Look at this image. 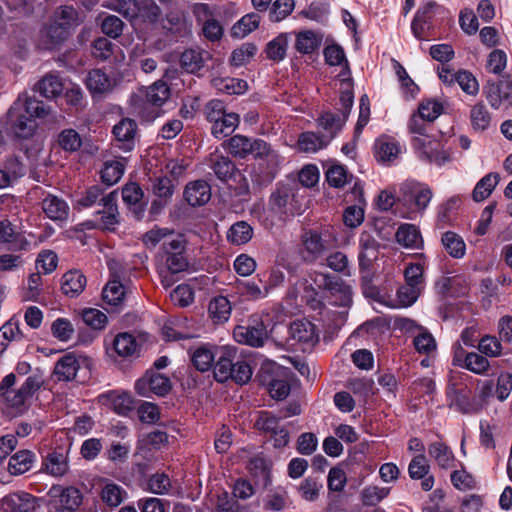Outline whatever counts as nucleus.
I'll return each instance as SVG.
<instances>
[{
	"instance_id": "obj_62",
	"label": "nucleus",
	"mask_w": 512,
	"mask_h": 512,
	"mask_svg": "<svg viewBox=\"0 0 512 512\" xmlns=\"http://www.w3.org/2000/svg\"><path fill=\"white\" fill-rule=\"evenodd\" d=\"M252 374L253 370L249 362L245 359H240L237 355L234 362L233 375H231L230 379L237 384L243 385L250 381Z\"/></svg>"
},
{
	"instance_id": "obj_6",
	"label": "nucleus",
	"mask_w": 512,
	"mask_h": 512,
	"mask_svg": "<svg viewBox=\"0 0 512 512\" xmlns=\"http://www.w3.org/2000/svg\"><path fill=\"white\" fill-rule=\"evenodd\" d=\"M184 249L182 237H172L163 243V251L167 255L166 269L172 274L183 272L188 267V261L183 255Z\"/></svg>"
},
{
	"instance_id": "obj_36",
	"label": "nucleus",
	"mask_w": 512,
	"mask_h": 512,
	"mask_svg": "<svg viewBox=\"0 0 512 512\" xmlns=\"http://www.w3.org/2000/svg\"><path fill=\"white\" fill-rule=\"evenodd\" d=\"M69 464L67 456L58 451L49 453L43 461V470L54 477H61L68 472Z\"/></svg>"
},
{
	"instance_id": "obj_16",
	"label": "nucleus",
	"mask_w": 512,
	"mask_h": 512,
	"mask_svg": "<svg viewBox=\"0 0 512 512\" xmlns=\"http://www.w3.org/2000/svg\"><path fill=\"white\" fill-rule=\"evenodd\" d=\"M117 199V191H112L101 198L104 211L98 213L101 214L100 225L104 229L112 230L118 224Z\"/></svg>"
},
{
	"instance_id": "obj_18",
	"label": "nucleus",
	"mask_w": 512,
	"mask_h": 512,
	"mask_svg": "<svg viewBox=\"0 0 512 512\" xmlns=\"http://www.w3.org/2000/svg\"><path fill=\"white\" fill-rule=\"evenodd\" d=\"M291 338L299 343L313 346L318 341V335L315 330L314 324L307 320H296L290 325Z\"/></svg>"
},
{
	"instance_id": "obj_9",
	"label": "nucleus",
	"mask_w": 512,
	"mask_h": 512,
	"mask_svg": "<svg viewBox=\"0 0 512 512\" xmlns=\"http://www.w3.org/2000/svg\"><path fill=\"white\" fill-rule=\"evenodd\" d=\"M484 92L489 104L495 109L512 105V83L509 81L489 83Z\"/></svg>"
},
{
	"instance_id": "obj_3",
	"label": "nucleus",
	"mask_w": 512,
	"mask_h": 512,
	"mask_svg": "<svg viewBox=\"0 0 512 512\" xmlns=\"http://www.w3.org/2000/svg\"><path fill=\"white\" fill-rule=\"evenodd\" d=\"M48 496L50 512H76L83 501L81 491L73 486L53 485Z\"/></svg>"
},
{
	"instance_id": "obj_61",
	"label": "nucleus",
	"mask_w": 512,
	"mask_h": 512,
	"mask_svg": "<svg viewBox=\"0 0 512 512\" xmlns=\"http://www.w3.org/2000/svg\"><path fill=\"white\" fill-rule=\"evenodd\" d=\"M20 111L26 116H29L31 119L42 118L48 114V110L44 103L40 100L34 98H21V106Z\"/></svg>"
},
{
	"instance_id": "obj_2",
	"label": "nucleus",
	"mask_w": 512,
	"mask_h": 512,
	"mask_svg": "<svg viewBox=\"0 0 512 512\" xmlns=\"http://www.w3.org/2000/svg\"><path fill=\"white\" fill-rule=\"evenodd\" d=\"M380 244L373 235L363 231L359 237L358 266L363 285H369L374 277V263L379 258Z\"/></svg>"
},
{
	"instance_id": "obj_51",
	"label": "nucleus",
	"mask_w": 512,
	"mask_h": 512,
	"mask_svg": "<svg viewBox=\"0 0 512 512\" xmlns=\"http://www.w3.org/2000/svg\"><path fill=\"white\" fill-rule=\"evenodd\" d=\"M260 19L261 18L257 13H250L243 16L233 25L231 29L232 35L237 38H244L258 28Z\"/></svg>"
},
{
	"instance_id": "obj_58",
	"label": "nucleus",
	"mask_w": 512,
	"mask_h": 512,
	"mask_svg": "<svg viewBox=\"0 0 512 512\" xmlns=\"http://www.w3.org/2000/svg\"><path fill=\"white\" fill-rule=\"evenodd\" d=\"M390 493V488L369 485L361 492V499L364 505L374 506L386 498Z\"/></svg>"
},
{
	"instance_id": "obj_42",
	"label": "nucleus",
	"mask_w": 512,
	"mask_h": 512,
	"mask_svg": "<svg viewBox=\"0 0 512 512\" xmlns=\"http://www.w3.org/2000/svg\"><path fill=\"white\" fill-rule=\"evenodd\" d=\"M35 90L45 98H54L63 91V83L59 76L48 74L35 85Z\"/></svg>"
},
{
	"instance_id": "obj_15",
	"label": "nucleus",
	"mask_w": 512,
	"mask_h": 512,
	"mask_svg": "<svg viewBox=\"0 0 512 512\" xmlns=\"http://www.w3.org/2000/svg\"><path fill=\"white\" fill-rule=\"evenodd\" d=\"M71 30L64 26L61 22L53 19L51 23L44 26L41 30V40L44 48L53 49L71 34Z\"/></svg>"
},
{
	"instance_id": "obj_48",
	"label": "nucleus",
	"mask_w": 512,
	"mask_h": 512,
	"mask_svg": "<svg viewBox=\"0 0 512 512\" xmlns=\"http://www.w3.org/2000/svg\"><path fill=\"white\" fill-rule=\"evenodd\" d=\"M124 164L120 160H111L104 163L100 172L101 181L107 186L116 184L124 174Z\"/></svg>"
},
{
	"instance_id": "obj_60",
	"label": "nucleus",
	"mask_w": 512,
	"mask_h": 512,
	"mask_svg": "<svg viewBox=\"0 0 512 512\" xmlns=\"http://www.w3.org/2000/svg\"><path fill=\"white\" fill-rule=\"evenodd\" d=\"M171 481L165 473L152 474L147 480V490L153 494L164 495L169 492Z\"/></svg>"
},
{
	"instance_id": "obj_1",
	"label": "nucleus",
	"mask_w": 512,
	"mask_h": 512,
	"mask_svg": "<svg viewBox=\"0 0 512 512\" xmlns=\"http://www.w3.org/2000/svg\"><path fill=\"white\" fill-rule=\"evenodd\" d=\"M401 193L403 206L406 208L401 212V216L409 220L422 216L433 198L431 187L417 181H407L402 184Z\"/></svg>"
},
{
	"instance_id": "obj_23",
	"label": "nucleus",
	"mask_w": 512,
	"mask_h": 512,
	"mask_svg": "<svg viewBox=\"0 0 512 512\" xmlns=\"http://www.w3.org/2000/svg\"><path fill=\"white\" fill-rule=\"evenodd\" d=\"M42 210L45 215L53 221H65L69 215V206L67 203L52 194H48L42 200Z\"/></svg>"
},
{
	"instance_id": "obj_30",
	"label": "nucleus",
	"mask_w": 512,
	"mask_h": 512,
	"mask_svg": "<svg viewBox=\"0 0 512 512\" xmlns=\"http://www.w3.org/2000/svg\"><path fill=\"white\" fill-rule=\"evenodd\" d=\"M86 86L92 95H102L112 89L113 81L101 69H94L88 73Z\"/></svg>"
},
{
	"instance_id": "obj_8",
	"label": "nucleus",
	"mask_w": 512,
	"mask_h": 512,
	"mask_svg": "<svg viewBox=\"0 0 512 512\" xmlns=\"http://www.w3.org/2000/svg\"><path fill=\"white\" fill-rule=\"evenodd\" d=\"M116 146L129 152L134 149L137 134V123L130 118H122L112 129Z\"/></svg>"
},
{
	"instance_id": "obj_39",
	"label": "nucleus",
	"mask_w": 512,
	"mask_h": 512,
	"mask_svg": "<svg viewBox=\"0 0 512 512\" xmlns=\"http://www.w3.org/2000/svg\"><path fill=\"white\" fill-rule=\"evenodd\" d=\"M254 235L253 227L246 221H237L227 231V240L233 245H244Z\"/></svg>"
},
{
	"instance_id": "obj_25",
	"label": "nucleus",
	"mask_w": 512,
	"mask_h": 512,
	"mask_svg": "<svg viewBox=\"0 0 512 512\" xmlns=\"http://www.w3.org/2000/svg\"><path fill=\"white\" fill-rule=\"evenodd\" d=\"M253 140L236 134L222 143L223 149L234 158L245 159L251 153Z\"/></svg>"
},
{
	"instance_id": "obj_19",
	"label": "nucleus",
	"mask_w": 512,
	"mask_h": 512,
	"mask_svg": "<svg viewBox=\"0 0 512 512\" xmlns=\"http://www.w3.org/2000/svg\"><path fill=\"white\" fill-rule=\"evenodd\" d=\"M99 401L119 415H126L132 409V400L128 393L109 391L99 395Z\"/></svg>"
},
{
	"instance_id": "obj_27",
	"label": "nucleus",
	"mask_w": 512,
	"mask_h": 512,
	"mask_svg": "<svg viewBox=\"0 0 512 512\" xmlns=\"http://www.w3.org/2000/svg\"><path fill=\"white\" fill-rule=\"evenodd\" d=\"M441 244L453 259H462L466 254V243L462 236L454 231H446L441 235Z\"/></svg>"
},
{
	"instance_id": "obj_52",
	"label": "nucleus",
	"mask_w": 512,
	"mask_h": 512,
	"mask_svg": "<svg viewBox=\"0 0 512 512\" xmlns=\"http://www.w3.org/2000/svg\"><path fill=\"white\" fill-rule=\"evenodd\" d=\"M101 500L109 507L119 506L126 497L125 490L114 483H106L100 493Z\"/></svg>"
},
{
	"instance_id": "obj_47",
	"label": "nucleus",
	"mask_w": 512,
	"mask_h": 512,
	"mask_svg": "<svg viewBox=\"0 0 512 512\" xmlns=\"http://www.w3.org/2000/svg\"><path fill=\"white\" fill-rule=\"evenodd\" d=\"M212 85L220 92L227 93L229 95L233 94H243L247 88V82L238 78L231 77H217L212 79Z\"/></svg>"
},
{
	"instance_id": "obj_35",
	"label": "nucleus",
	"mask_w": 512,
	"mask_h": 512,
	"mask_svg": "<svg viewBox=\"0 0 512 512\" xmlns=\"http://www.w3.org/2000/svg\"><path fill=\"white\" fill-rule=\"evenodd\" d=\"M86 286V277L77 270H70L62 276L61 290L70 297L78 296Z\"/></svg>"
},
{
	"instance_id": "obj_40",
	"label": "nucleus",
	"mask_w": 512,
	"mask_h": 512,
	"mask_svg": "<svg viewBox=\"0 0 512 512\" xmlns=\"http://www.w3.org/2000/svg\"><path fill=\"white\" fill-rule=\"evenodd\" d=\"M399 153V145L394 140L380 138L375 142V156L380 162L390 163L397 158Z\"/></svg>"
},
{
	"instance_id": "obj_26",
	"label": "nucleus",
	"mask_w": 512,
	"mask_h": 512,
	"mask_svg": "<svg viewBox=\"0 0 512 512\" xmlns=\"http://www.w3.org/2000/svg\"><path fill=\"white\" fill-rule=\"evenodd\" d=\"M325 251L324 243L317 233H306L303 237L302 258L305 262L316 261Z\"/></svg>"
},
{
	"instance_id": "obj_45",
	"label": "nucleus",
	"mask_w": 512,
	"mask_h": 512,
	"mask_svg": "<svg viewBox=\"0 0 512 512\" xmlns=\"http://www.w3.org/2000/svg\"><path fill=\"white\" fill-rule=\"evenodd\" d=\"M499 180L500 176L498 173H488L485 175L477 182L472 194L473 199L477 202L487 199L499 183Z\"/></svg>"
},
{
	"instance_id": "obj_49",
	"label": "nucleus",
	"mask_w": 512,
	"mask_h": 512,
	"mask_svg": "<svg viewBox=\"0 0 512 512\" xmlns=\"http://www.w3.org/2000/svg\"><path fill=\"white\" fill-rule=\"evenodd\" d=\"M323 490V483L320 479L307 477L301 481L298 492L302 499L308 502H315L319 499Z\"/></svg>"
},
{
	"instance_id": "obj_33",
	"label": "nucleus",
	"mask_w": 512,
	"mask_h": 512,
	"mask_svg": "<svg viewBox=\"0 0 512 512\" xmlns=\"http://www.w3.org/2000/svg\"><path fill=\"white\" fill-rule=\"evenodd\" d=\"M216 355L212 346L203 344L193 350L191 353V361L198 371L206 372L213 367Z\"/></svg>"
},
{
	"instance_id": "obj_20",
	"label": "nucleus",
	"mask_w": 512,
	"mask_h": 512,
	"mask_svg": "<svg viewBox=\"0 0 512 512\" xmlns=\"http://www.w3.org/2000/svg\"><path fill=\"white\" fill-rule=\"evenodd\" d=\"M293 193L288 187H278L270 196L269 209L277 215L293 213Z\"/></svg>"
},
{
	"instance_id": "obj_12",
	"label": "nucleus",
	"mask_w": 512,
	"mask_h": 512,
	"mask_svg": "<svg viewBox=\"0 0 512 512\" xmlns=\"http://www.w3.org/2000/svg\"><path fill=\"white\" fill-rule=\"evenodd\" d=\"M0 509L3 512H33L35 498L26 492L11 493L1 499Z\"/></svg>"
},
{
	"instance_id": "obj_57",
	"label": "nucleus",
	"mask_w": 512,
	"mask_h": 512,
	"mask_svg": "<svg viewBox=\"0 0 512 512\" xmlns=\"http://www.w3.org/2000/svg\"><path fill=\"white\" fill-rule=\"evenodd\" d=\"M172 237H180L175 235L173 230L168 228L155 227L143 235L142 241L147 247H155L157 244L170 240Z\"/></svg>"
},
{
	"instance_id": "obj_14",
	"label": "nucleus",
	"mask_w": 512,
	"mask_h": 512,
	"mask_svg": "<svg viewBox=\"0 0 512 512\" xmlns=\"http://www.w3.org/2000/svg\"><path fill=\"white\" fill-rule=\"evenodd\" d=\"M237 357V350L234 347H222L218 360L214 362V378L217 382L223 383L233 375L234 362Z\"/></svg>"
},
{
	"instance_id": "obj_31",
	"label": "nucleus",
	"mask_w": 512,
	"mask_h": 512,
	"mask_svg": "<svg viewBox=\"0 0 512 512\" xmlns=\"http://www.w3.org/2000/svg\"><path fill=\"white\" fill-rule=\"evenodd\" d=\"M428 453L442 469L454 467L455 457L452 450L441 441H435L429 444Z\"/></svg>"
},
{
	"instance_id": "obj_29",
	"label": "nucleus",
	"mask_w": 512,
	"mask_h": 512,
	"mask_svg": "<svg viewBox=\"0 0 512 512\" xmlns=\"http://www.w3.org/2000/svg\"><path fill=\"white\" fill-rule=\"evenodd\" d=\"M79 361L72 353L61 357L54 368V374L59 381H71L76 377Z\"/></svg>"
},
{
	"instance_id": "obj_50",
	"label": "nucleus",
	"mask_w": 512,
	"mask_h": 512,
	"mask_svg": "<svg viewBox=\"0 0 512 512\" xmlns=\"http://www.w3.org/2000/svg\"><path fill=\"white\" fill-rule=\"evenodd\" d=\"M231 304L224 296L213 298L208 307L209 314L214 322H225L231 314Z\"/></svg>"
},
{
	"instance_id": "obj_13",
	"label": "nucleus",
	"mask_w": 512,
	"mask_h": 512,
	"mask_svg": "<svg viewBox=\"0 0 512 512\" xmlns=\"http://www.w3.org/2000/svg\"><path fill=\"white\" fill-rule=\"evenodd\" d=\"M234 339L241 344L252 347H261L267 337L266 329L262 323L256 326H237L233 331Z\"/></svg>"
},
{
	"instance_id": "obj_34",
	"label": "nucleus",
	"mask_w": 512,
	"mask_h": 512,
	"mask_svg": "<svg viewBox=\"0 0 512 512\" xmlns=\"http://www.w3.org/2000/svg\"><path fill=\"white\" fill-rule=\"evenodd\" d=\"M396 240L406 248L417 249L423 245L421 233L414 224L400 225L396 232Z\"/></svg>"
},
{
	"instance_id": "obj_43",
	"label": "nucleus",
	"mask_w": 512,
	"mask_h": 512,
	"mask_svg": "<svg viewBox=\"0 0 512 512\" xmlns=\"http://www.w3.org/2000/svg\"><path fill=\"white\" fill-rule=\"evenodd\" d=\"M470 121L473 130L483 132L489 129L492 115L483 103H477L470 110Z\"/></svg>"
},
{
	"instance_id": "obj_28",
	"label": "nucleus",
	"mask_w": 512,
	"mask_h": 512,
	"mask_svg": "<svg viewBox=\"0 0 512 512\" xmlns=\"http://www.w3.org/2000/svg\"><path fill=\"white\" fill-rule=\"evenodd\" d=\"M322 41L321 33L304 30L296 35L295 48L301 54H311L320 48Z\"/></svg>"
},
{
	"instance_id": "obj_37",
	"label": "nucleus",
	"mask_w": 512,
	"mask_h": 512,
	"mask_svg": "<svg viewBox=\"0 0 512 512\" xmlns=\"http://www.w3.org/2000/svg\"><path fill=\"white\" fill-rule=\"evenodd\" d=\"M113 348L119 357L128 358L138 353L139 344L131 333L123 332L115 336Z\"/></svg>"
},
{
	"instance_id": "obj_55",
	"label": "nucleus",
	"mask_w": 512,
	"mask_h": 512,
	"mask_svg": "<svg viewBox=\"0 0 512 512\" xmlns=\"http://www.w3.org/2000/svg\"><path fill=\"white\" fill-rule=\"evenodd\" d=\"M464 280L460 276H443L436 282L437 291L443 296L456 297L463 291H458L457 288L461 287Z\"/></svg>"
},
{
	"instance_id": "obj_11",
	"label": "nucleus",
	"mask_w": 512,
	"mask_h": 512,
	"mask_svg": "<svg viewBox=\"0 0 512 512\" xmlns=\"http://www.w3.org/2000/svg\"><path fill=\"white\" fill-rule=\"evenodd\" d=\"M446 397L450 407H454L461 413H476L480 406L471 398V392L467 388L457 389L455 385L448 386Z\"/></svg>"
},
{
	"instance_id": "obj_64",
	"label": "nucleus",
	"mask_w": 512,
	"mask_h": 512,
	"mask_svg": "<svg viewBox=\"0 0 512 512\" xmlns=\"http://www.w3.org/2000/svg\"><path fill=\"white\" fill-rule=\"evenodd\" d=\"M58 143L65 151L74 152L81 147L82 139L76 130L64 129L59 134Z\"/></svg>"
},
{
	"instance_id": "obj_7",
	"label": "nucleus",
	"mask_w": 512,
	"mask_h": 512,
	"mask_svg": "<svg viewBox=\"0 0 512 512\" xmlns=\"http://www.w3.org/2000/svg\"><path fill=\"white\" fill-rule=\"evenodd\" d=\"M21 97H19L8 111V121L12 133L18 138H28L36 128L34 119L20 111Z\"/></svg>"
},
{
	"instance_id": "obj_56",
	"label": "nucleus",
	"mask_w": 512,
	"mask_h": 512,
	"mask_svg": "<svg viewBox=\"0 0 512 512\" xmlns=\"http://www.w3.org/2000/svg\"><path fill=\"white\" fill-rule=\"evenodd\" d=\"M464 369L476 374L486 375L490 369V362L486 356L477 352H469Z\"/></svg>"
},
{
	"instance_id": "obj_21",
	"label": "nucleus",
	"mask_w": 512,
	"mask_h": 512,
	"mask_svg": "<svg viewBox=\"0 0 512 512\" xmlns=\"http://www.w3.org/2000/svg\"><path fill=\"white\" fill-rule=\"evenodd\" d=\"M347 120V114L342 115L332 112L323 113L317 120L318 126L323 130L321 133L329 142L341 131Z\"/></svg>"
},
{
	"instance_id": "obj_59",
	"label": "nucleus",
	"mask_w": 512,
	"mask_h": 512,
	"mask_svg": "<svg viewBox=\"0 0 512 512\" xmlns=\"http://www.w3.org/2000/svg\"><path fill=\"white\" fill-rule=\"evenodd\" d=\"M103 299L110 305H118L122 302L125 290L118 280H110L103 289Z\"/></svg>"
},
{
	"instance_id": "obj_41",
	"label": "nucleus",
	"mask_w": 512,
	"mask_h": 512,
	"mask_svg": "<svg viewBox=\"0 0 512 512\" xmlns=\"http://www.w3.org/2000/svg\"><path fill=\"white\" fill-rule=\"evenodd\" d=\"M330 142L322 135L315 132H304L298 138L299 150L306 153H315L326 147Z\"/></svg>"
},
{
	"instance_id": "obj_32",
	"label": "nucleus",
	"mask_w": 512,
	"mask_h": 512,
	"mask_svg": "<svg viewBox=\"0 0 512 512\" xmlns=\"http://www.w3.org/2000/svg\"><path fill=\"white\" fill-rule=\"evenodd\" d=\"M210 58V54L199 48L185 50L181 57L180 63L183 69L189 73H195L199 71Z\"/></svg>"
},
{
	"instance_id": "obj_5",
	"label": "nucleus",
	"mask_w": 512,
	"mask_h": 512,
	"mask_svg": "<svg viewBox=\"0 0 512 512\" xmlns=\"http://www.w3.org/2000/svg\"><path fill=\"white\" fill-rule=\"evenodd\" d=\"M412 147L422 161L443 166L451 160V154L431 137H413Z\"/></svg>"
},
{
	"instance_id": "obj_44",
	"label": "nucleus",
	"mask_w": 512,
	"mask_h": 512,
	"mask_svg": "<svg viewBox=\"0 0 512 512\" xmlns=\"http://www.w3.org/2000/svg\"><path fill=\"white\" fill-rule=\"evenodd\" d=\"M239 115L236 113H227L211 127V133L214 137L224 138L234 132L239 125Z\"/></svg>"
},
{
	"instance_id": "obj_17",
	"label": "nucleus",
	"mask_w": 512,
	"mask_h": 512,
	"mask_svg": "<svg viewBox=\"0 0 512 512\" xmlns=\"http://www.w3.org/2000/svg\"><path fill=\"white\" fill-rule=\"evenodd\" d=\"M429 109V106L419 105L418 110L414 112L408 122V129L414 137H427L429 124L435 121V110L432 114H425L424 111Z\"/></svg>"
},
{
	"instance_id": "obj_24",
	"label": "nucleus",
	"mask_w": 512,
	"mask_h": 512,
	"mask_svg": "<svg viewBox=\"0 0 512 512\" xmlns=\"http://www.w3.org/2000/svg\"><path fill=\"white\" fill-rule=\"evenodd\" d=\"M36 455L31 450H20L12 455L8 462V471L11 475H22L32 469Z\"/></svg>"
},
{
	"instance_id": "obj_10",
	"label": "nucleus",
	"mask_w": 512,
	"mask_h": 512,
	"mask_svg": "<svg viewBox=\"0 0 512 512\" xmlns=\"http://www.w3.org/2000/svg\"><path fill=\"white\" fill-rule=\"evenodd\" d=\"M135 388L141 395H147L148 391H151L158 396H164L170 391L171 383L170 379L163 374L147 372L136 382Z\"/></svg>"
},
{
	"instance_id": "obj_38",
	"label": "nucleus",
	"mask_w": 512,
	"mask_h": 512,
	"mask_svg": "<svg viewBox=\"0 0 512 512\" xmlns=\"http://www.w3.org/2000/svg\"><path fill=\"white\" fill-rule=\"evenodd\" d=\"M315 284L320 289L329 290L331 292H340L345 300H350L351 288L344 284L339 278L330 274L319 273L314 279Z\"/></svg>"
},
{
	"instance_id": "obj_53",
	"label": "nucleus",
	"mask_w": 512,
	"mask_h": 512,
	"mask_svg": "<svg viewBox=\"0 0 512 512\" xmlns=\"http://www.w3.org/2000/svg\"><path fill=\"white\" fill-rule=\"evenodd\" d=\"M282 419L281 415L276 416L270 411H260L255 421V427L271 436L283 426L280 424Z\"/></svg>"
},
{
	"instance_id": "obj_54",
	"label": "nucleus",
	"mask_w": 512,
	"mask_h": 512,
	"mask_svg": "<svg viewBox=\"0 0 512 512\" xmlns=\"http://www.w3.org/2000/svg\"><path fill=\"white\" fill-rule=\"evenodd\" d=\"M170 96V89L164 81H156L146 91V100L154 106H162Z\"/></svg>"
},
{
	"instance_id": "obj_46",
	"label": "nucleus",
	"mask_w": 512,
	"mask_h": 512,
	"mask_svg": "<svg viewBox=\"0 0 512 512\" xmlns=\"http://www.w3.org/2000/svg\"><path fill=\"white\" fill-rule=\"evenodd\" d=\"M256 159L264 160L269 166H277L280 163L279 154L262 139H253L251 153Z\"/></svg>"
},
{
	"instance_id": "obj_63",
	"label": "nucleus",
	"mask_w": 512,
	"mask_h": 512,
	"mask_svg": "<svg viewBox=\"0 0 512 512\" xmlns=\"http://www.w3.org/2000/svg\"><path fill=\"white\" fill-rule=\"evenodd\" d=\"M288 47V39L286 35H279L271 40L266 47V54L269 59L274 61L283 60Z\"/></svg>"
},
{
	"instance_id": "obj_4",
	"label": "nucleus",
	"mask_w": 512,
	"mask_h": 512,
	"mask_svg": "<svg viewBox=\"0 0 512 512\" xmlns=\"http://www.w3.org/2000/svg\"><path fill=\"white\" fill-rule=\"evenodd\" d=\"M108 8L122 13L125 17H141L151 23L158 21L161 10L154 0H115Z\"/></svg>"
},
{
	"instance_id": "obj_22",
	"label": "nucleus",
	"mask_w": 512,
	"mask_h": 512,
	"mask_svg": "<svg viewBox=\"0 0 512 512\" xmlns=\"http://www.w3.org/2000/svg\"><path fill=\"white\" fill-rule=\"evenodd\" d=\"M184 196L191 206L204 205L211 198L210 185L203 180L191 182L186 186Z\"/></svg>"
}]
</instances>
